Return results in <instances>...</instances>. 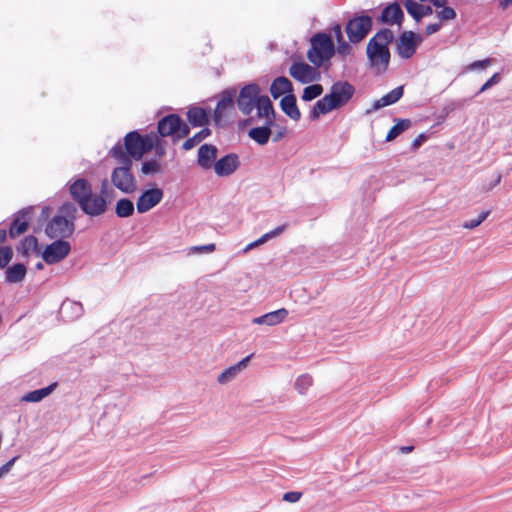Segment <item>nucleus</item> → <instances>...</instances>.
Instances as JSON below:
<instances>
[{"label": "nucleus", "instance_id": "nucleus-5", "mask_svg": "<svg viewBox=\"0 0 512 512\" xmlns=\"http://www.w3.org/2000/svg\"><path fill=\"white\" fill-rule=\"evenodd\" d=\"M110 155L121 165L111 173V182L123 193H132L136 190V180L131 172L132 161L124 153L120 143L110 151Z\"/></svg>", "mask_w": 512, "mask_h": 512}, {"label": "nucleus", "instance_id": "nucleus-31", "mask_svg": "<svg viewBox=\"0 0 512 512\" xmlns=\"http://www.w3.org/2000/svg\"><path fill=\"white\" fill-rule=\"evenodd\" d=\"M210 129L204 127L202 130L197 132L194 136L186 139L183 143V149L188 151L202 142L205 138L210 135Z\"/></svg>", "mask_w": 512, "mask_h": 512}, {"label": "nucleus", "instance_id": "nucleus-40", "mask_svg": "<svg viewBox=\"0 0 512 512\" xmlns=\"http://www.w3.org/2000/svg\"><path fill=\"white\" fill-rule=\"evenodd\" d=\"M285 228H286V225H281V226H278L275 229L271 230L270 232H267L264 235H262L260 237L262 244H264L267 240H269L273 237H277L280 234H282L283 231L285 230Z\"/></svg>", "mask_w": 512, "mask_h": 512}, {"label": "nucleus", "instance_id": "nucleus-56", "mask_svg": "<svg viewBox=\"0 0 512 512\" xmlns=\"http://www.w3.org/2000/svg\"><path fill=\"white\" fill-rule=\"evenodd\" d=\"M255 247H257L256 244H254V242H252V243L247 245V247L245 248V251L250 250V249L255 248Z\"/></svg>", "mask_w": 512, "mask_h": 512}, {"label": "nucleus", "instance_id": "nucleus-8", "mask_svg": "<svg viewBox=\"0 0 512 512\" xmlns=\"http://www.w3.org/2000/svg\"><path fill=\"white\" fill-rule=\"evenodd\" d=\"M124 153L132 161V159L138 161L142 157L152 151L154 145L150 133L142 136L138 131H131L124 136L123 145Z\"/></svg>", "mask_w": 512, "mask_h": 512}, {"label": "nucleus", "instance_id": "nucleus-47", "mask_svg": "<svg viewBox=\"0 0 512 512\" xmlns=\"http://www.w3.org/2000/svg\"><path fill=\"white\" fill-rule=\"evenodd\" d=\"M426 140L427 136L424 133L419 134L412 142L413 149L419 148Z\"/></svg>", "mask_w": 512, "mask_h": 512}, {"label": "nucleus", "instance_id": "nucleus-12", "mask_svg": "<svg viewBox=\"0 0 512 512\" xmlns=\"http://www.w3.org/2000/svg\"><path fill=\"white\" fill-rule=\"evenodd\" d=\"M421 41V37L413 31L402 32L397 41V54L403 59L411 58Z\"/></svg>", "mask_w": 512, "mask_h": 512}, {"label": "nucleus", "instance_id": "nucleus-7", "mask_svg": "<svg viewBox=\"0 0 512 512\" xmlns=\"http://www.w3.org/2000/svg\"><path fill=\"white\" fill-rule=\"evenodd\" d=\"M77 215V207L71 202L64 203L45 228L49 238L62 239L70 237L74 232V221Z\"/></svg>", "mask_w": 512, "mask_h": 512}, {"label": "nucleus", "instance_id": "nucleus-18", "mask_svg": "<svg viewBox=\"0 0 512 512\" xmlns=\"http://www.w3.org/2000/svg\"><path fill=\"white\" fill-rule=\"evenodd\" d=\"M217 148L214 145L204 144L198 149V165L203 169H210L215 163Z\"/></svg>", "mask_w": 512, "mask_h": 512}, {"label": "nucleus", "instance_id": "nucleus-58", "mask_svg": "<svg viewBox=\"0 0 512 512\" xmlns=\"http://www.w3.org/2000/svg\"><path fill=\"white\" fill-rule=\"evenodd\" d=\"M254 244H256V246H259L262 244L260 238H258L257 240L254 241Z\"/></svg>", "mask_w": 512, "mask_h": 512}, {"label": "nucleus", "instance_id": "nucleus-25", "mask_svg": "<svg viewBox=\"0 0 512 512\" xmlns=\"http://www.w3.org/2000/svg\"><path fill=\"white\" fill-rule=\"evenodd\" d=\"M273 124H265L261 127L251 128L248 132L249 137L254 140L259 145H265L268 143L269 138L271 136V127Z\"/></svg>", "mask_w": 512, "mask_h": 512}, {"label": "nucleus", "instance_id": "nucleus-43", "mask_svg": "<svg viewBox=\"0 0 512 512\" xmlns=\"http://www.w3.org/2000/svg\"><path fill=\"white\" fill-rule=\"evenodd\" d=\"M302 497V492L299 491H290L286 492L283 495V500L289 503H296L298 502Z\"/></svg>", "mask_w": 512, "mask_h": 512}, {"label": "nucleus", "instance_id": "nucleus-33", "mask_svg": "<svg viewBox=\"0 0 512 512\" xmlns=\"http://www.w3.org/2000/svg\"><path fill=\"white\" fill-rule=\"evenodd\" d=\"M313 384V378L308 374L300 375L295 383L294 388L300 395H304Z\"/></svg>", "mask_w": 512, "mask_h": 512}, {"label": "nucleus", "instance_id": "nucleus-48", "mask_svg": "<svg viewBox=\"0 0 512 512\" xmlns=\"http://www.w3.org/2000/svg\"><path fill=\"white\" fill-rule=\"evenodd\" d=\"M440 28H441V23L440 22L429 24L426 27L425 32H426L427 35H432V34L436 33Z\"/></svg>", "mask_w": 512, "mask_h": 512}, {"label": "nucleus", "instance_id": "nucleus-3", "mask_svg": "<svg viewBox=\"0 0 512 512\" xmlns=\"http://www.w3.org/2000/svg\"><path fill=\"white\" fill-rule=\"evenodd\" d=\"M393 39V32L388 28H383L379 30L367 43L366 55L369 67L377 75L385 73L388 69L391 59L389 44Z\"/></svg>", "mask_w": 512, "mask_h": 512}, {"label": "nucleus", "instance_id": "nucleus-41", "mask_svg": "<svg viewBox=\"0 0 512 512\" xmlns=\"http://www.w3.org/2000/svg\"><path fill=\"white\" fill-rule=\"evenodd\" d=\"M285 228H286V225H281V226H278L275 229L271 230L270 232H267L264 235H262L260 237L262 244H264L267 240H269L273 237H277L280 234H282L283 231L285 230Z\"/></svg>", "mask_w": 512, "mask_h": 512}, {"label": "nucleus", "instance_id": "nucleus-17", "mask_svg": "<svg viewBox=\"0 0 512 512\" xmlns=\"http://www.w3.org/2000/svg\"><path fill=\"white\" fill-rule=\"evenodd\" d=\"M239 166L238 156L228 154L214 163V171L218 176L231 175Z\"/></svg>", "mask_w": 512, "mask_h": 512}, {"label": "nucleus", "instance_id": "nucleus-21", "mask_svg": "<svg viewBox=\"0 0 512 512\" xmlns=\"http://www.w3.org/2000/svg\"><path fill=\"white\" fill-rule=\"evenodd\" d=\"M282 111L294 121L301 118V112L296 103V97L293 94L285 95L280 101Z\"/></svg>", "mask_w": 512, "mask_h": 512}, {"label": "nucleus", "instance_id": "nucleus-53", "mask_svg": "<svg viewBox=\"0 0 512 512\" xmlns=\"http://www.w3.org/2000/svg\"><path fill=\"white\" fill-rule=\"evenodd\" d=\"M512 5V0H501L499 2V7L502 10H505L508 6Z\"/></svg>", "mask_w": 512, "mask_h": 512}, {"label": "nucleus", "instance_id": "nucleus-61", "mask_svg": "<svg viewBox=\"0 0 512 512\" xmlns=\"http://www.w3.org/2000/svg\"><path fill=\"white\" fill-rule=\"evenodd\" d=\"M2 476H3V474L0 472V477H2Z\"/></svg>", "mask_w": 512, "mask_h": 512}, {"label": "nucleus", "instance_id": "nucleus-54", "mask_svg": "<svg viewBox=\"0 0 512 512\" xmlns=\"http://www.w3.org/2000/svg\"><path fill=\"white\" fill-rule=\"evenodd\" d=\"M6 237H7L6 230H4V229H0V244H2L3 242H5Z\"/></svg>", "mask_w": 512, "mask_h": 512}, {"label": "nucleus", "instance_id": "nucleus-19", "mask_svg": "<svg viewBox=\"0 0 512 512\" xmlns=\"http://www.w3.org/2000/svg\"><path fill=\"white\" fill-rule=\"evenodd\" d=\"M402 4L407 13L411 15L416 22H419L424 16L433 13L432 7L419 4L415 0H402Z\"/></svg>", "mask_w": 512, "mask_h": 512}, {"label": "nucleus", "instance_id": "nucleus-60", "mask_svg": "<svg viewBox=\"0 0 512 512\" xmlns=\"http://www.w3.org/2000/svg\"><path fill=\"white\" fill-rule=\"evenodd\" d=\"M47 210H48V207H44V208L42 209V213H45Z\"/></svg>", "mask_w": 512, "mask_h": 512}, {"label": "nucleus", "instance_id": "nucleus-15", "mask_svg": "<svg viewBox=\"0 0 512 512\" xmlns=\"http://www.w3.org/2000/svg\"><path fill=\"white\" fill-rule=\"evenodd\" d=\"M234 99L230 94H224L214 110V122L217 126H223L234 112Z\"/></svg>", "mask_w": 512, "mask_h": 512}, {"label": "nucleus", "instance_id": "nucleus-36", "mask_svg": "<svg viewBox=\"0 0 512 512\" xmlns=\"http://www.w3.org/2000/svg\"><path fill=\"white\" fill-rule=\"evenodd\" d=\"M150 137L153 140L154 145L152 146V150L155 149L156 156L161 159L165 155V145L164 142L160 139L159 135L155 132H150Z\"/></svg>", "mask_w": 512, "mask_h": 512}, {"label": "nucleus", "instance_id": "nucleus-28", "mask_svg": "<svg viewBox=\"0 0 512 512\" xmlns=\"http://www.w3.org/2000/svg\"><path fill=\"white\" fill-rule=\"evenodd\" d=\"M56 386L57 383H52L51 385L45 388L31 391L27 393L25 396H23L22 400L26 402H39L45 397H47L50 393H52Z\"/></svg>", "mask_w": 512, "mask_h": 512}, {"label": "nucleus", "instance_id": "nucleus-46", "mask_svg": "<svg viewBox=\"0 0 512 512\" xmlns=\"http://www.w3.org/2000/svg\"><path fill=\"white\" fill-rule=\"evenodd\" d=\"M192 249L199 253H201V252L211 253L215 250V244L211 243V244L202 245V246H195Z\"/></svg>", "mask_w": 512, "mask_h": 512}, {"label": "nucleus", "instance_id": "nucleus-4", "mask_svg": "<svg viewBox=\"0 0 512 512\" xmlns=\"http://www.w3.org/2000/svg\"><path fill=\"white\" fill-rule=\"evenodd\" d=\"M355 93L354 86L347 81H339L332 85L330 93L318 100L310 111L312 120L318 119L321 115L332 110L339 109L346 105Z\"/></svg>", "mask_w": 512, "mask_h": 512}, {"label": "nucleus", "instance_id": "nucleus-10", "mask_svg": "<svg viewBox=\"0 0 512 512\" xmlns=\"http://www.w3.org/2000/svg\"><path fill=\"white\" fill-rule=\"evenodd\" d=\"M318 68L302 60L294 61L289 68V75L299 83L308 84L320 79L321 73Z\"/></svg>", "mask_w": 512, "mask_h": 512}, {"label": "nucleus", "instance_id": "nucleus-49", "mask_svg": "<svg viewBox=\"0 0 512 512\" xmlns=\"http://www.w3.org/2000/svg\"><path fill=\"white\" fill-rule=\"evenodd\" d=\"M332 31L334 32L337 42L343 40L344 37L342 34V27L340 24H335L332 27Z\"/></svg>", "mask_w": 512, "mask_h": 512}, {"label": "nucleus", "instance_id": "nucleus-2", "mask_svg": "<svg viewBox=\"0 0 512 512\" xmlns=\"http://www.w3.org/2000/svg\"><path fill=\"white\" fill-rule=\"evenodd\" d=\"M237 105L244 115H251L256 111V118L265 120V124H273L275 112L270 98L261 93L257 84L244 86L238 95Z\"/></svg>", "mask_w": 512, "mask_h": 512}, {"label": "nucleus", "instance_id": "nucleus-38", "mask_svg": "<svg viewBox=\"0 0 512 512\" xmlns=\"http://www.w3.org/2000/svg\"><path fill=\"white\" fill-rule=\"evenodd\" d=\"M490 214L489 210L483 211L479 214V216L476 219H471L469 221H465L462 224V227L465 229H474L478 227Z\"/></svg>", "mask_w": 512, "mask_h": 512}, {"label": "nucleus", "instance_id": "nucleus-35", "mask_svg": "<svg viewBox=\"0 0 512 512\" xmlns=\"http://www.w3.org/2000/svg\"><path fill=\"white\" fill-rule=\"evenodd\" d=\"M323 93V86L321 84H313L307 86L303 90L302 99L304 101H311L319 97Z\"/></svg>", "mask_w": 512, "mask_h": 512}, {"label": "nucleus", "instance_id": "nucleus-34", "mask_svg": "<svg viewBox=\"0 0 512 512\" xmlns=\"http://www.w3.org/2000/svg\"><path fill=\"white\" fill-rule=\"evenodd\" d=\"M163 168L159 161L150 159L142 163L141 172L144 175H154L162 172Z\"/></svg>", "mask_w": 512, "mask_h": 512}, {"label": "nucleus", "instance_id": "nucleus-51", "mask_svg": "<svg viewBox=\"0 0 512 512\" xmlns=\"http://www.w3.org/2000/svg\"><path fill=\"white\" fill-rule=\"evenodd\" d=\"M251 358V355L250 356H247L246 358L242 359L241 361H239L237 364L234 365V367L237 369V371L239 372L241 369L245 368L248 361L250 360Z\"/></svg>", "mask_w": 512, "mask_h": 512}, {"label": "nucleus", "instance_id": "nucleus-20", "mask_svg": "<svg viewBox=\"0 0 512 512\" xmlns=\"http://www.w3.org/2000/svg\"><path fill=\"white\" fill-rule=\"evenodd\" d=\"M292 91V82L284 76L274 79L270 86V93L274 99H277L284 94H292Z\"/></svg>", "mask_w": 512, "mask_h": 512}, {"label": "nucleus", "instance_id": "nucleus-24", "mask_svg": "<svg viewBox=\"0 0 512 512\" xmlns=\"http://www.w3.org/2000/svg\"><path fill=\"white\" fill-rule=\"evenodd\" d=\"M27 274V268L22 263H15L8 267L5 271V280L7 283H19L22 282Z\"/></svg>", "mask_w": 512, "mask_h": 512}, {"label": "nucleus", "instance_id": "nucleus-30", "mask_svg": "<svg viewBox=\"0 0 512 512\" xmlns=\"http://www.w3.org/2000/svg\"><path fill=\"white\" fill-rule=\"evenodd\" d=\"M115 213L120 218H127L134 213V204L127 198H122L117 201L115 207Z\"/></svg>", "mask_w": 512, "mask_h": 512}, {"label": "nucleus", "instance_id": "nucleus-50", "mask_svg": "<svg viewBox=\"0 0 512 512\" xmlns=\"http://www.w3.org/2000/svg\"><path fill=\"white\" fill-rule=\"evenodd\" d=\"M16 460V457L12 458L11 460H9L7 463H5L3 466L0 467V472L4 475L5 473H7L12 465L14 464Z\"/></svg>", "mask_w": 512, "mask_h": 512}, {"label": "nucleus", "instance_id": "nucleus-13", "mask_svg": "<svg viewBox=\"0 0 512 512\" xmlns=\"http://www.w3.org/2000/svg\"><path fill=\"white\" fill-rule=\"evenodd\" d=\"M71 246L67 241L57 239L47 245L42 253V258L47 264H55L63 260L70 252Z\"/></svg>", "mask_w": 512, "mask_h": 512}, {"label": "nucleus", "instance_id": "nucleus-23", "mask_svg": "<svg viewBox=\"0 0 512 512\" xmlns=\"http://www.w3.org/2000/svg\"><path fill=\"white\" fill-rule=\"evenodd\" d=\"M404 93L403 86H398L392 89L390 92L382 96L380 99L376 100L373 104V108L375 110L381 109L383 107L392 105L396 103Z\"/></svg>", "mask_w": 512, "mask_h": 512}, {"label": "nucleus", "instance_id": "nucleus-52", "mask_svg": "<svg viewBox=\"0 0 512 512\" xmlns=\"http://www.w3.org/2000/svg\"><path fill=\"white\" fill-rule=\"evenodd\" d=\"M286 132H287L286 127H280L277 134L275 135L273 141L276 142V141L280 140L281 138H283L284 135L286 134Z\"/></svg>", "mask_w": 512, "mask_h": 512}, {"label": "nucleus", "instance_id": "nucleus-59", "mask_svg": "<svg viewBox=\"0 0 512 512\" xmlns=\"http://www.w3.org/2000/svg\"><path fill=\"white\" fill-rule=\"evenodd\" d=\"M36 268H37V269H42V268H43L42 263H38V264L36 265Z\"/></svg>", "mask_w": 512, "mask_h": 512}, {"label": "nucleus", "instance_id": "nucleus-44", "mask_svg": "<svg viewBox=\"0 0 512 512\" xmlns=\"http://www.w3.org/2000/svg\"><path fill=\"white\" fill-rule=\"evenodd\" d=\"M499 81H500V75L498 73H495L494 75H492V77L489 80H487L483 84V86L478 91V94L486 91L487 89H489L493 85L497 84Z\"/></svg>", "mask_w": 512, "mask_h": 512}, {"label": "nucleus", "instance_id": "nucleus-45", "mask_svg": "<svg viewBox=\"0 0 512 512\" xmlns=\"http://www.w3.org/2000/svg\"><path fill=\"white\" fill-rule=\"evenodd\" d=\"M491 65V59L479 60L471 63L468 68L471 70L485 69Z\"/></svg>", "mask_w": 512, "mask_h": 512}, {"label": "nucleus", "instance_id": "nucleus-9", "mask_svg": "<svg viewBox=\"0 0 512 512\" xmlns=\"http://www.w3.org/2000/svg\"><path fill=\"white\" fill-rule=\"evenodd\" d=\"M159 137L171 136L174 141L189 135L190 129L179 115L169 114L158 121L157 132Z\"/></svg>", "mask_w": 512, "mask_h": 512}, {"label": "nucleus", "instance_id": "nucleus-55", "mask_svg": "<svg viewBox=\"0 0 512 512\" xmlns=\"http://www.w3.org/2000/svg\"><path fill=\"white\" fill-rule=\"evenodd\" d=\"M401 450L405 453H408L413 450V446L402 447Z\"/></svg>", "mask_w": 512, "mask_h": 512}, {"label": "nucleus", "instance_id": "nucleus-29", "mask_svg": "<svg viewBox=\"0 0 512 512\" xmlns=\"http://www.w3.org/2000/svg\"><path fill=\"white\" fill-rule=\"evenodd\" d=\"M411 120L409 119H396V123L391 127L386 135V141L390 142L397 138L402 132L411 127Z\"/></svg>", "mask_w": 512, "mask_h": 512}, {"label": "nucleus", "instance_id": "nucleus-39", "mask_svg": "<svg viewBox=\"0 0 512 512\" xmlns=\"http://www.w3.org/2000/svg\"><path fill=\"white\" fill-rule=\"evenodd\" d=\"M238 374L237 369L233 366L228 367L225 369L217 378L218 382L220 384H226L233 380L236 375Z\"/></svg>", "mask_w": 512, "mask_h": 512}, {"label": "nucleus", "instance_id": "nucleus-6", "mask_svg": "<svg viewBox=\"0 0 512 512\" xmlns=\"http://www.w3.org/2000/svg\"><path fill=\"white\" fill-rule=\"evenodd\" d=\"M310 46L306 56L308 61L315 67H324L328 70L331 66V59L335 55V45L331 36L327 33L318 32L311 36Z\"/></svg>", "mask_w": 512, "mask_h": 512}, {"label": "nucleus", "instance_id": "nucleus-16", "mask_svg": "<svg viewBox=\"0 0 512 512\" xmlns=\"http://www.w3.org/2000/svg\"><path fill=\"white\" fill-rule=\"evenodd\" d=\"M403 19L404 13L401 9L400 4L394 2L383 9L381 15L377 18V22L381 24L401 25Z\"/></svg>", "mask_w": 512, "mask_h": 512}, {"label": "nucleus", "instance_id": "nucleus-14", "mask_svg": "<svg viewBox=\"0 0 512 512\" xmlns=\"http://www.w3.org/2000/svg\"><path fill=\"white\" fill-rule=\"evenodd\" d=\"M164 193L161 188H152L144 191L137 199L136 208L138 213H145L158 205L163 199Z\"/></svg>", "mask_w": 512, "mask_h": 512}, {"label": "nucleus", "instance_id": "nucleus-11", "mask_svg": "<svg viewBox=\"0 0 512 512\" xmlns=\"http://www.w3.org/2000/svg\"><path fill=\"white\" fill-rule=\"evenodd\" d=\"M372 27V18L361 15L351 19L346 25V33L352 43H358L365 38Z\"/></svg>", "mask_w": 512, "mask_h": 512}, {"label": "nucleus", "instance_id": "nucleus-37", "mask_svg": "<svg viewBox=\"0 0 512 512\" xmlns=\"http://www.w3.org/2000/svg\"><path fill=\"white\" fill-rule=\"evenodd\" d=\"M13 258V250L10 246H3L0 248V269L8 266Z\"/></svg>", "mask_w": 512, "mask_h": 512}, {"label": "nucleus", "instance_id": "nucleus-42", "mask_svg": "<svg viewBox=\"0 0 512 512\" xmlns=\"http://www.w3.org/2000/svg\"><path fill=\"white\" fill-rule=\"evenodd\" d=\"M337 53L343 57L349 55L352 51V47L349 43H347L344 39L338 41V47L335 49Z\"/></svg>", "mask_w": 512, "mask_h": 512}, {"label": "nucleus", "instance_id": "nucleus-57", "mask_svg": "<svg viewBox=\"0 0 512 512\" xmlns=\"http://www.w3.org/2000/svg\"><path fill=\"white\" fill-rule=\"evenodd\" d=\"M500 181H501V176H500V175H498V176L496 177V179H495V185H498V184L500 183Z\"/></svg>", "mask_w": 512, "mask_h": 512}, {"label": "nucleus", "instance_id": "nucleus-26", "mask_svg": "<svg viewBox=\"0 0 512 512\" xmlns=\"http://www.w3.org/2000/svg\"><path fill=\"white\" fill-rule=\"evenodd\" d=\"M189 123L194 127H204L208 124L209 118L206 111L201 107H192L187 112Z\"/></svg>", "mask_w": 512, "mask_h": 512}, {"label": "nucleus", "instance_id": "nucleus-32", "mask_svg": "<svg viewBox=\"0 0 512 512\" xmlns=\"http://www.w3.org/2000/svg\"><path fill=\"white\" fill-rule=\"evenodd\" d=\"M38 250V240L36 237L26 236L21 242V251L23 256H29Z\"/></svg>", "mask_w": 512, "mask_h": 512}, {"label": "nucleus", "instance_id": "nucleus-27", "mask_svg": "<svg viewBox=\"0 0 512 512\" xmlns=\"http://www.w3.org/2000/svg\"><path fill=\"white\" fill-rule=\"evenodd\" d=\"M27 216L28 212H23L13 221L9 229V236L11 238H16L27 231L29 226Z\"/></svg>", "mask_w": 512, "mask_h": 512}, {"label": "nucleus", "instance_id": "nucleus-1", "mask_svg": "<svg viewBox=\"0 0 512 512\" xmlns=\"http://www.w3.org/2000/svg\"><path fill=\"white\" fill-rule=\"evenodd\" d=\"M69 192L83 213L90 217H96L106 212L107 198L111 196L113 191L109 187L108 180L104 179L101 182L99 193L95 194L89 181L79 178L70 184Z\"/></svg>", "mask_w": 512, "mask_h": 512}, {"label": "nucleus", "instance_id": "nucleus-22", "mask_svg": "<svg viewBox=\"0 0 512 512\" xmlns=\"http://www.w3.org/2000/svg\"><path fill=\"white\" fill-rule=\"evenodd\" d=\"M287 316L288 311L285 308H281L276 311H272L260 317H257L253 320V322L256 324H266L269 326H274L283 322Z\"/></svg>", "mask_w": 512, "mask_h": 512}]
</instances>
